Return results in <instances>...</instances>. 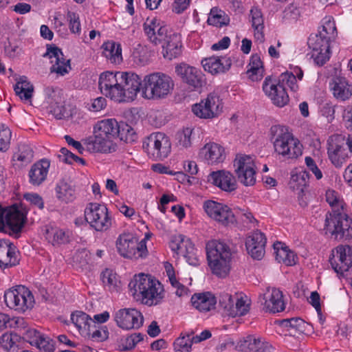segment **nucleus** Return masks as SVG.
Instances as JSON below:
<instances>
[{
    "instance_id": "39",
    "label": "nucleus",
    "mask_w": 352,
    "mask_h": 352,
    "mask_svg": "<svg viewBox=\"0 0 352 352\" xmlns=\"http://www.w3.org/2000/svg\"><path fill=\"white\" fill-rule=\"evenodd\" d=\"M238 347L242 352H264L266 349L261 340L253 336H247Z\"/></svg>"
},
{
    "instance_id": "61",
    "label": "nucleus",
    "mask_w": 352,
    "mask_h": 352,
    "mask_svg": "<svg viewBox=\"0 0 352 352\" xmlns=\"http://www.w3.org/2000/svg\"><path fill=\"white\" fill-rule=\"evenodd\" d=\"M41 352H53L54 350V342L49 337L44 334L41 336V338L38 339V344H35Z\"/></svg>"
},
{
    "instance_id": "3",
    "label": "nucleus",
    "mask_w": 352,
    "mask_h": 352,
    "mask_svg": "<svg viewBox=\"0 0 352 352\" xmlns=\"http://www.w3.org/2000/svg\"><path fill=\"white\" fill-rule=\"evenodd\" d=\"M207 261L212 272L219 276H226L230 270L232 252L223 241L211 240L206 245Z\"/></svg>"
},
{
    "instance_id": "12",
    "label": "nucleus",
    "mask_w": 352,
    "mask_h": 352,
    "mask_svg": "<svg viewBox=\"0 0 352 352\" xmlns=\"http://www.w3.org/2000/svg\"><path fill=\"white\" fill-rule=\"evenodd\" d=\"M345 144V136L341 134L333 135L327 140L328 157L336 168H341L349 158Z\"/></svg>"
},
{
    "instance_id": "7",
    "label": "nucleus",
    "mask_w": 352,
    "mask_h": 352,
    "mask_svg": "<svg viewBox=\"0 0 352 352\" xmlns=\"http://www.w3.org/2000/svg\"><path fill=\"white\" fill-rule=\"evenodd\" d=\"M5 229L10 235L20 234L27 221L28 209L25 205L15 203L3 207Z\"/></svg>"
},
{
    "instance_id": "62",
    "label": "nucleus",
    "mask_w": 352,
    "mask_h": 352,
    "mask_svg": "<svg viewBox=\"0 0 352 352\" xmlns=\"http://www.w3.org/2000/svg\"><path fill=\"white\" fill-rule=\"evenodd\" d=\"M234 300L232 296L228 293H222L219 295V303L228 315L230 316V312H232V308L234 305Z\"/></svg>"
},
{
    "instance_id": "52",
    "label": "nucleus",
    "mask_w": 352,
    "mask_h": 352,
    "mask_svg": "<svg viewBox=\"0 0 352 352\" xmlns=\"http://www.w3.org/2000/svg\"><path fill=\"white\" fill-rule=\"evenodd\" d=\"M162 26L160 19L157 17H148L143 24L144 32L148 40H155L154 30Z\"/></svg>"
},
{
    "instance_id": "2",
    "label": "nucleus",
    "mask_w": 352,
    "mask_h": 352,
    "mask_svg": "<svg viewBox=\"0 0 352 352\" xmlns=\"http://www.w3.org/2000/svg\"><path fill=\"white\" fill-rule=\"evenodd\" d=\"M323 231L325 235L337 241L352 239V218L343 210V206L326 213Z\"/></svg>"
},
{
    "instance_id": "27",
    "label": "nucleus",
    "mask_w": 352,
    "mask_h": 352,
    "mask_svg": "<svg viewBox=\"0 0 352 352\" xmlns=\"http://www.w3.org/2000/svg\"><path fill=\"white\" fill-rule=\"evenodd\" d=\"M199 156L203 157L208 164L222 162L225 157L224 148L217 143H208L199 152Z\"/></svg>"
},
{
    "instance_id": "22",
    "label": "nucleus",
    "mask_w": 352,
    "mask_h": 352,
    "mask_svg": "<svg viewBox=\"0 0 352 352\" xmlns=\"http://www.w3.org/2000/svg\"><path fill=\"white\" fill-rule=\"evenodd\" d=\"M19 252L16 247L8 239H0V267H12L19 263Z\"/></svg>"
},
{
    "instance_id": "16",
    "label": "nucleus",
    "mask_w": 352,
    "mask_h": 352,
    "mask_svg": "<svg viewBox=\"0 0 352 352\" xmlns=\"http://www.w3.org/2000/svg\"><path fill=\"white\" fill-rule=\"evenodd\" d=\"M329 263L337 274L347 272L352 267V246L340 245L332 250Z\"/></svg>"
},
{
    "instance_id": "23",
    "label": "nucleus",
    "mask_w": 352,
    "mask_h": 352,
    "mask_svg": "<svg viewBox=\"0 0 352 352\" xmlns=\"http://www.w3.org/2000/svg\"><path fill=\"white\" fill-rule=\"evenodd\" d=\"M267 239L260 230L252 232L246 239L245 247L248 254L254 259L261 260L265 254Z\"/></svg>"
},
{
    "instance_id": "37",
    "label": "nucleus",
    "mask_w": 352,
    "mask_h": 352,
    "mask_svg": "<svg viewBox=\"0 0 352 352\" xmlns=\"http://www.w3.org/2000/svg\"><path fill=\"white\" fill-rule=\"evenodd\" d=\"M263 66L258 54L252 55L249 63V69L247 74L252 81H258L261 80L263 76Z\"/></svg>"
},
{
    "instance_id": "43",
    "label": "nucleus",
    "mask_w": 352,
    "mask_h": 352,
    "mask_svg": "<svg viewBox=\"0 0 352 352\" xmlns=\"http://www.w3.org/2000/svg\"><path fill=\"white\" fill-rule=\"evenodd\" d=\"M196 131L189 127L178 131L175 135V140L178 146L187 148L192 146L195 139Z\"/></svg>"
},
{
    "instance_id": "9",
    "label": "nucleus",
    "mask_w": 352,
    "mask_h": 352,
    "mask_svg": "<svg viewBox=\"0 0 352 352\" xmlns=\"http://www.w3.org/2000/svg\"><path fill=\"white\" fill-rule=\"evenodd\" d=\"M330 38L324 35L321 31L318 34H311L308 38L307 45L314 63L321 67L330 58Z\"/></svg>"
},
{
    "instance_id": "1",
    "label": "nucleus",
    "mask_w": 352,
    "mask_h": 352,
    "mask_svg": "<svg viewBox=\"0 0 352 352\" xmlns=\"http://www.w3.org/2000/svg\"><path fill=\"white\" fill-rule=\"evenodd\" d=\"M129 288L135 298L148 306L159 304L164 297L162 284L150 275H135L130 281Z\"/></svg>"
},
{
    "instance_id": "33",
    "label": "nucleus",
    "mask_w": 352,
    "mask_h": 352,
    "mask_svg": "<svg viewBox=\"0 0 352 352\" xmlns=\"http://www.w3.org/2000/svg\"><path fill=\"white\" fill-rule=\"evenodd\" d=\"M119 122L115 119H107L99 121L94 128V133H98L103 136L108 137L113 140L118 133Z\"/></svg>"
},
{
    "instance_id": "51",
    "label": "nucleus",
    "mask_w": 352,
    "mask_h": 352,
    "mask_svg": "<svg viewBox=\"0 0 352 352\" xmlns=\"http://www.w3.org/2000/svg\"><path fill=\"white\" fill-rule=\"evenodd\" d=\"M194 343L191 335L180 336L174 342L175 352H190L192 344Z\"/></svg>"
},
{
    "instance_id": "47",
    "label": "nucleus",
    "mask_w": 352,
    "mask_h": 352,
    "mask_svg": "<svg viewBox=\"0 0 352 352\" xmlns=\"http://www.w3.org/2000/svg\"><path fill=\"white\" fill-rule=\"evenodd\" d=\"M118 133L116 134V138H118L120 140L126 143H133L136 140L137 135L133 129L127 123L124 122H119Z\"/></svg>"
},
{
    "instance_id": "40",
    "label": "nucleus",
    "mask_w": 352,
    "mask_h": 352,
    "mask_svg": "<svg viewBox=\"0 0 352 352\" xmlns=\"http://www.w3.org/2000/svg\"><path fill=\"white\" fill-rule=\"evenodd\" d=\"M71 320L78 329L89 331L90 327L95 322L86 313L81 311H76L71 314Z\"/></svg>"
},
{
    "instance_id": "5",
    "label": "nucleus",
    "mask_w": 352,
    "mask_h": 352,
    "mask_svg": "<svg viewBox=\"0 0 352 352\" xmlns=\"http://www.w3.org/2000/svg\"><path fill=\"white\" fill-rule=\"evenodd\" d=\"M143 82L144 94L148 98H164L174 87L172 78L162 72H155L145 76Z\"/></svg>"
},
{
    "instance_id": "29",
    "label": "nucleus",
    "mask_w": 352,
    "mask_h": 352,
    "mask_svg": "<svg viewBox=\"0 0 352 352\" xmlns=\"http://www.w3.org/2000/svg\"><path fill=\"white\" fill-rule=\"evenodd\" d=\"M56 197L60 201L65 204L73 202L76 198L75 186L69 179L60 180L55 188Z\"/></svg>"
},
{
    "instance_id": "59",
    "label": "nucleus",
    "mask_w": 352,
    "mask_h": 352,
    "mask_svg": "<svg viewBox=\"0 0 352 352\" xmlns=\"http://www.w3.org/2000/svg\"><path fill=\"white\" fill-rule=\"evenodd\" d=\"M20 339V336L14 333H6L0 338L1 346L6 350L10 349Z\"/></svg>"
},
{
    "instance_id": "44",
    "label": "nucleus",
    "mask_w": 352,
    "mask_h": 352,
    "mask_svg": "<svg viewBox=\"0 0 352 352\" xmlns=\"http://www.w3.org/2000/svg\"><path fill=\"white\" fill-rule=\"evenodd\" d=\"M160 137L161 132L153 133L146 137L142 142V148L155 160H157V143Z\"/></svg>"
},
{
    "instance_id": "4",
    "label": "nucleus",
    "mask_w": 352,
    "mask_h": 352,
    "mask_svg": "<svg viewBox=\"0 0 352 352\" xmlns=\"http://www.w3.org/2000/svg\"><path fill=\"white\" fill-rule=\"evenodd\" d=\"M270 135L274 150L278 155L286 159H296L302 155V144L283 126H272Z\"/></svg>"
},
{
    "instance_id": "32",
    "label": "nucleus",
    "mask_w": 352,
    "mask_h": 352,
    "mask_svg": "<svg viewBox=\"0 0 352 352\" xmlns=\"http://www.w3.org/2000/svg\"><path fill=\"white\" fill-rule=\"evenodd\" d=\"M52 91L48 98L50 104V113L55 118L60 120L65 117L66 108L63 104V98L60 94V90H54L53 88H47V91Z\"/></svg>"
},
{
    "instance_id": "21",
    "label": "nucleus",
    "mask_w": 352,
    "mask_h": 352,
    "mask_svg": "<svg viewBox=\"0 0 352 352\" xmlns=\"http://www.w3.org/2000/svg\"><path fill=\"white\" fill-rule=\"evenodd\" d=\"M43 56H47L52 59V65L50 67L52 73L55 72L58 75L64 76L68 74L72 69L70 60L66 59L62 50L54 45H47V52Z\"/></svg>"
},
{
    "instance_id": "42",
    "label": "nucleus",
    "mask_w": 352,
    "mask_h": 352,
    "mask_svg": "<svg viewBox=\"0 0 352 352\" xmlns=\"http://www.w3.org/2000/svg\"><path fill=\"white\" fill-rule=\"evenodd\" d=\"M192 245L191 241L182 234L173 236L169 245L172 251L181 256Z\"/></svg>"
},
{
    "instance_id": "13",
    "label": "nucleus",
    "mask_w": 352,
    "mask_h": 352,
    "mask_svg": "<svg viewBox=\"0 0 352 352\" xmlns=\"http://www.w3.org/2000/svg\"><path fill=\"white\" fill-rule=\"evenodd\" d=\"M234 166L239 181L244 186H253L256 183L255 164L250 155H241L234 161Z\"/></svg>"
},
{
    "instance_id": "56",
    "label": "nucleus",
    "mask_w": 352,
    "mask_h": 352,
    "mask_svg": "<svg viewBox=\"0 0 352 352\" xmlns=\"http://www.w3.org/2000/svg\"><path fill=\"white\" fill-rule=\"evenodd\" d=\"M277 82H280L284 87L287 85L294 92L297 91L298 89L296 77L292 72L283 73L278 80H277Z\"/></svg>"
},
{
    "instance_id": "50",
    "label": "nucleus",
    "mask_w": 352,
    "mask_h": 352,
    "mask_svg": "<svg viewBox=\"0 0 352 352\" xmlns=\"http://www.w3.org/2000/svg\"><path fill=\"white\" fill-rule=\"evenodd\" d=\"M206 104L210 107L211 117L214 118L220 115L223 110V102L219 96L214 92L210 93L206 98Z\"/></svg>"
},
{
    "instance_id": "64",
    "label": "nucleus",
    "mask_w": 352,
    "mask_h": 352,
    "mask_svg": "<svg viewBox=\"0 0 352 352\" xmlns=\"http://www.w3.org/2000/svg\"><path fill=\"white\" fill-rule=\"evenodd\" d=\"M20 83H16L14 86V90L16 96H18L21 100H28L32 96L34 91V87H23V85L19 86Z\"/></svg>"
},
{
    "instance_id": "28",
    "label": "nucleus",
    "mask_w": 352,
    "mask_h": 352,
    "mask_svg": "<svg viewBox=\"0 0 352 352\" xmlns=\"http://www.w3.org/2000/svg\"><path fill=\"white\" fill-rule=\"evenodd\" d=\"M201 64L205 71L212 74H218L230 68L231 60L227 57L212 56L203 59Z\"/></svg>"
},
{
    "instance_id": "46",
    "label": "nucleus",
    "mask_w": 352,
    "mask_h": 352,
    "mask_svg": "<svg viewBox=\"0 0 352 352\" xmlns=\"http://www.w3.org/2000/svg\"><path fill=\"white\" fill-rule=\"evenodd\" d=\"M157 160H164L171 151V143L169 138L161 132V137L159 138L157 143Z\"/></svg>"
},
{
    "instance_id": "57",
    "label": "nucleus",
    "mask_w": 352,
    "mask_h": 352,
    "mask_svg": "<svg viewBox=\"0 0 352 352\" xmlns=\"http://www.w3.org/2000/svg\"><path fill=\"white\" fill-rule=\"evenodd\" d=\"M58 157L60 161L66 164H71L73 163V162H76L82 165L86 164L85 160L84 159L74 155L66 148H62L60 150V154L58 155Z\"/></svg>"
},
{
    "instance_id": "53",
    "label": "nucleus",
    "mask_w": 352,
    "mask_h": 352,
    "mask_svg": "<svg viewBox=\"0 0 352 352\" xmlns=\"http://www.w3.org/2000/svg\"><path fill=\"white\" fill-rule=\"evenodd\" d=\"M192 111L195 115L201 118H212V111L210 107L206 104V98L199 103L195 104L192 107Z\"/></svg>"
},
{
    "instance_id": "63",
    "label": "nucleus",
    "mask_w": 352,
    "mask_h": 352,
    "mask_svg": "<svg viewBox=\"0 0 352 352\" xmlns=\"http://www.w3.org/2000/svg\"><path fill=\"white\" fill-rule=\"evenodd\" d=\"M24 339H25L31 345L38 344V339L41 338L43 333L34 329L27 327L23 332H21Z\"/></svg>"
},
{
    "instance_id": "15",
    "label": "nucleus",
    "mask_w": 352,
    "mask_h": 352,
    "mask_svg": "<svg viewBox=\"0 0 352 352\" xmlns=\"http://www.w3.org/2000/svg\"><path fill=\"white\" fill-rule=\"evenodd\" d=\"M159 35L162 40V54L164 58L172 60L179 56L182 54L181 35L171 30H160Z\"/></svg>"
},
{
    "instance_id": "30",
    "label": "nucleus",
    "mask_w": 352,
    "mask_h": 352,
    "mask_svg": "<svg viewBox=\"0 0 352 352\" xmlns=\"http://www.w3.org/2000/svg\"><path fill=\"white\" fill-rule=\"evenodd\" d=\"M50 162L47 159H42L34 164L30 171V183L34 186H39L46 179Z\"/></svg>"
},
{
    "instance_id": "49",
    "label": "nucleus",
    "mask_w": 352,
    "mask_h": 352,
    "mask_svg": "<svg viewBox=\"0 0 352 352\" xmlns=\"http://www.w3.org/2000/svg\"><path fill=\"white\" fill-rule=\"evenodd\" d=\"M309 180V173L305 170H300L292 174L289 184L292 188H296L297 189H300L302 191L303 188L307 185Z\"/></svg>"
},
{
    "instance_id": "20",
    "label": "nucleus",
    "mask_w": 352,
    "mask_h": 352,
    "mask_svg": "<svg viewBox=\"0 0 352 352\" xmlns=\"http://www.w3.org/2000/svg\"><path fill=\"white\" fill-rule=\"evenodd\" d=\"M118 79L124 92V102L133 100L142 86L141 78L133 72H118Z\"/></svg>"
},
{
    "instance_id": "41",
    "label": "nucleus",
    "mask_w": 352,
    "mask_h": 352,
    "mask_svg": "<svg viewBox=\"0 0 352 352\" xmlns=\"http://www.w3.org/2000/svg\"><path fill=\"white\" fill-rule=\"evenodd\" d=\"M251 22L252 28L256 31L254 36L257 39H263V30L264 28V19L261 9L253 7L250 10Z\"/></svg>"
},
{
    "instance_id": "17",
    "label": "nucleus",
    "mask_w": 352,
    "mask_h": 352,
    "mask_svg": "<svg viewBox=\"0 0 352 352\" xmlns=\"http://www.w3.org/2000/svg\"><path fill=\"white\" fill-rule=\"evenodd\" d=\"M116 324L125 330L138 329L144 322L141 312L136 309H121L114 315Z\"/></svg>"
},
{
    "instance_id": "10",
    "label": "nucleus",
    "mask_w": 352,
    "mask_h": 352,
    "mask_svg": "<svg viewBox=\"0 0 352 352\" xmlns=\"http://www.w3.org/2000/svg\"><path fill=\"white\" fill-rule=\"evenodd\" d=\"M85 218L89 226L98 232L106 231L112 225L107 208L100 204L89 203L85 209Z\"/></svg>"
},
{
    "instance_id": "58",
    "label": "nucleus",
    "mask_w": 352,
    "mask_h": 352,
    "mask_svg": "<svg viewBox=\"0 0 352 352\" xmlns=\"http://www.w3.org/2000/svg\"><path fill=\"white\" fill-rule=\"evenodd\" d=\"M100 278L103 285L108 287L109 289H114L116 286L117 279L116 274L109 269H105L101 272Z\"/></svg>"
},
{
    "instance_id": "19",
    "label": "nucleus",
    "mask_w": 352,
    "mask_h": 352,
    "mask_svg": "<svg viewBox=\"0 0 352 352\" xmlns=\"http://www.w3.org/2000/svg\"><path fill=\"white\" fill-rule=\"evenodd\" d=\"M175 72L191 90L197 91L206 83L204 75L194 67L182 64L175 67Z\"/></svg>"
},
{
    "instance_id": "25",
    "label": "nucleus",
    "mask_w": 352,
    "mask_h": 352,
    "mask_svg": "<svg viewBox=\"0 0 352 352\" xmlns=\"http://www.w3.org/2000/svg\"><path fill=\"white\" fill-rule=\"evenodd\" d=\"M93 137L88 138L85 141L87 149L90 152L111 153L115 151L116 145L113 140L108 137L94 133Z\"/></svg>"
},
{
    "instance_id": "34",
    "label": "nucleus",
    "mask_w": 352,
    "mask_h": 352,
    "mask_svg": "<svg viewBox=\"0 0 352 352\" xmlns=\"http://www.w3.org/2000/svg\"><path fill=\"white\" fill-rule=\"evenodd\" d=\"M283 245L281 242H276L274 244L276 260L278 263H283L287 266L295 265L297 259L296 255Z\"/></svg>"
},
{
    "instance_id": "54",
    "label": "nucleus",
    "mask_w": 352,
    "mask_h": 352,
    "mask_svg": "<svg viewBox=\"0 0 352 352\" xmlns=\"http://www.w3.org/2000/svg\"><path fill=\"white\" fill-rule=\"evenodd\" d=\"M250 310V304L247 303L243 298H236L234 302L232 312H230V316L232 317L242 316L245 315Z\"/></svg>"
},
{
    "instance_id": "31",
    "label": "nucleus",
    "mask_w": 352,
    "mask_h": 352,
    "mask_svg": "<svg viewBox=\"0 0 352 352\" xmlns=\"http://www.w3.org/2000/svg\"><path fill=\"white\" fill-rule=\"evenodd\" d=\"M192 305L200 312H207L215 308L217 300L210 292L196 293L190 299Z\"/></svg>"
},
{
    "instance_id": "18",
    "label": "nucleus",
    "mask_w": 352,
    "mask_h": 352,
    "mask_svg": "<svg viewBox=\"0 0 352 352\" xmlns=\"http://www.w3.org/2000/svg\"><path fill=\"white\" fill-rule=\"evenodd\" d=\"M263 90L272 103L279 107H283L289 102V96L285 91V87L276 79L271 76L265 78L263 84Z\"/></svg>"
},
{
    "instance_id": "11",
    "label": "nucleus",
    "mask_w": 352,
    "mask_h": 352,
    "mask_svg": "<svg viewBox=\"0 0 352 352\" xmlns=\"http://www.w3.org/2000/svg\"><path fill=\"white\" fill-rule=\"evenodd\" d=\"M98 87L100 92L111 100L118 102H124V94L118 72H104L99 77Z\"/></svg>"
},
{
    "instance_id": "24",
    "label": "nucleus",
    "mask_w": 352,
    "mask_h": 352,
    "mask_svg": "<svg viewBox=\"0 0 352 352\" xmlns=\"http://www.w3.org/2000/svg\"><path fill=\"white\" fill-rule=\"evenodd\" d=\"M208 180L226 192H232L236 189V179L228 171L222 170L212 172L208 175Z\"/></svg>"
},
{
    "instance_id": "60",
    "label": "nucleus",
    "mask_w": 352,
    "mask_h": 352,
    "mask_svg": "<svg viewBox=\"0 0 352 352\" xmlns=\"http://www.w3.org/2000/svg\"><path fill=\"white\" fill-rule=\"evenodd\" d=\"M67 19L69 21V28L72 33H79L80 32V23L79 16L77 13L68 11L67 13Z\"/></svg>"
},
{
    "instance_id": "48",
    "label": "nucleus",
    "mask_w": 352,
    "mask_h": 352,
    "mask_svg": "<svg viewBox=\"0 0 352 352\" xmlns=\"http://www.w3.org/2000/svg\"><path fill=\"white\" fill-rule=\"evenodd\" d=\"M34 157V151L32 147L25 144L20 143L18 146V150L14 153L13 158L25 164L32 162Z\"/></svg>"
},
{
    "instance_id": "35",
    "label": "nucleus",
    "mask_w": 352,
    "mask_h": 352,
    "mask_svg": "<svg viewBox=\"0 0 352 352\" xmlns=\"http://www.w3.org/2000/svg\"><path fill=\"white\" fill-rule=\"evenodd\" d=\"M102 55L111 63H120L122 60V49L120 44L115 42H106L102 45Z\"/></svg>"
},
{
    "instance_id": "38",
    "label": "nucleus",
    "mask_w": 352,
    "mask_h": 352,
    "mask_svg": "<svg viewBox=\"0 0 352 352\" xmlns=\"http://www.w3.org/2000/svg\"><path fill=\"white\" fill-rule=\"evenodd\" d=\"M45 236L53 245L65 244L69 241V232L58 228L47 229Z\"/></svg>"
},
{
    "instance_id": "36",
    "label": "nucleus",
    "mask_w": 352,
    "mask_h": 352,
    "mask_svg": "<svg viewBox=\"0 0 352 352\" xmlns=\"http://www.w3.org/2000/svg\"><path fill=\"white\" fill-rule=\"evenodd\" d=\"M333 94L338 100L344 101L352 95L349 85L344 78H337L333 82Z\"/></svg>"
},
{
    "instance_id": "8",
    "label": "nucleus",
    "mask_w": 352,
    "mask_h": 352,
    "mask_svg": "<svg viewBox=\"0 0 352 352\" xmlns=\"http://www.w3.org/2000/svg\"><path fill=\"white\" fill-rule=\"evenodd\" d=\"M4 300L9 308L21 313L31 309L34 304L32 294L23 285L17 286L14 289L6 292Z\"/></svg>"
},
{
    "instance_id": "26",
    "label": "nucleus",
    "mask_w": 352,
    "mask_h": 352,
    "mask_svg": "<svg viewBox=\"0 0 352 352\" xmlns=\"http://www.w3.org/2000/svg\"><path fill=\"white\" fill-rule=\"evenodd\" d=\"M263 300V309L265 311L275 314L283 311L285 308L283 293L278 289L274 288L271 292L265 294Z\"/></svg>"
},
{
    "instance_id": "14",
    "label": "nucleus",
    "mask_w": 352,
    "mask_h": 352,
    "mask_svg": "<svg viewBox=\"0 0 352 352\" xmlns=\"http://www.w3.org/2000/svg\"><path fill=\"white\" fill-rule=\"evenodd\" d=\"M204 209L210 217L224 226L234 224L236 222V217L233 211L223 204L208 200L204 204Z\"/></svg>"
},
{
    "instance_id": "55",
    "label": "nucleus",
    "mask_w": 352,
    "mask_h": 352,
    "mask_svg": "<svg viewBox=\"0 0 352 352\" xmlns=\"http://www.w3.org/2000/svg\"><path fill=\"white\" fill-rule=\"evenodd\" d=\"M12 132L10 129L4 124H0V151H7L10 145Z\"/></svg>"
},
{
    "instance_id": "45",
    "label": "nucleus",
    "mask_w": 352,
    "mask_h": 352,
    "mask_svg": "<svg viewBox=\"0 0 352 352\" xmlns=\"http://www.w3.org/2000/svg\"><path fill=\"white\" fill-rule=\"evenodd\" d=\"M207 21L209 25L222 27L229 24L230 18L223 11L213 8L210 10Z\"/></svg>"
},
{
    "instance_id": "6",
    "label": "nucleus",
    "mask_w": 352,
    "mask_h": 352,
    "mask_svg": "<svg viewBox=\"0 0 352 352\" xmlns=\"http://www.w3.org/2000/svg\"><path fill=\"white\" fill-rule=\"evenodd\" d=\"M116 248L120 255L125 258L137 260L148 254L145 239H138L131 233H123L116 240Z\"/></svg>"
}]
</instances>
